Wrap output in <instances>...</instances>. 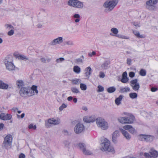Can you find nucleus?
Returning a JSON list of instances; mask_svg holds the SVG:
<instances>
[{"instance_id":"obj_57","label":"nucleus","mask_w":158,"mask_h":158,"mask_svg":"<svg viewBox=\"0 0 158 158\" xmlns=\"http://www.w3.org/2000/svg\"><path fill=\"white\" fill-rule=\"evenodd\" d=\"M40 60L42 63H45L46 62V59L44 57L41 58Z\"/></svg>"},{"instance_id":"obj_47","label":"nucleus","mask_w":158,"mask_h":158,"mask_svg":"<svg viewBox=\"0 0 158 158\" xmlns=\"http://www.w3.org/2000/svg\"><path fill=\"white\" fill-rule=\"evenodd\" d=\"M98 90L97 91L98 92H101L103 91L104 90V88L100 85H99L98 86Z\"/></svg>"},{"instance_id":"obj_13","label":"nucleus","mask_w":158,"mask_h":158,"mask_svg":"<svg viewBox=\"0 0 158 158\" xmlns=\"http://www.w3.org/2000/svg\"><path fill=\"white\" fill-rule=\"evenodd\" d=\"M63 41V38L60 37L53 40L50 42L49 44V45L50 46H54L57 44H60L62 43Z\"/></svg>"},{"instance_id":"obj_38","label":"nucleus","mask_w":158,"mask_h":158,"mask_svg":"<svg viewBox=\"0 0 158 158\" xmlns=\"http://www.w3.org/2000/svg\"><path fill=\"white\" fill-rule=\"evenodd\" d=\"M139 74L141 76H145L146 74V71L144 69H141L139 71Z\"/></svg>"},{"instance_id":"obj_37","label":"nucleus","mask_w":158,"mask_h":158,"mask_svg":"<svg viewBox=\"0 0 158 158\" xmlns=\"http://www.w3.org/2000/svg\"><path fill=\"white\" fill-rule=\"evenodd\" d=\"M129 97L132 99L136 98L137 97V94L135 93H131L129 94Z\"/></svg>"},{"instance_id":"obj_5","label":"nucleus","mask_w":158,"mask_h":158,"mask_svg":"<svg viewBox=\"0 0 158 158\" xmlns=\"http://www.w3.org/2000/svg\"><path fill=\"white\" fill-rule=\"evenodd\" d=\"M96 122L98 127L102 129L105 130L107 129L108 124L103 118L100 117L96 119Z\"/></svg>"},{"instance_id":"obj_51","label":"nucleus","mask_w":158,"mask_h":158,"mask_svg":"<svg viewBox=\"0 0 158 158\" xmlns=\"http://www.w3.org/2000/svg\"><path fill=\"white\" fill-rule=\"evenodd\" d=\"M75 62L77 64L82 63V60L80 58H78L75 60Z\"/></svg>"},{"instance_id":"obj_11","label":"nucleus","mask_w":158,"mask_h":158,"mask_svg":"<svg viewBox=\"0 0 158 158\" xmlns=\"http://www.w3.org/2000/svg\"><path fill=\"white\" fill-rule=\"evenodd\" d=\"M138 139L140 141L146 142L152 141L153 139V137L148 135H140L138 136Z\"/></svg>"},{"instance_id":"obj_10","label":"nucleus","mask_w":158,"mask_h":158,"mask_svg":"<svg viewBox=\"0 0 158 158\" xmlns=\"http://www.w3.org/2000/svg\"><path fill=\"white\" fill-rule=\"evenodd\" d=\"M85 127L81 123L77 124L74 128V131L75 133L79 134L83 132L85 130Z\"/></svg>"},{"instance_id":"obj_22","label":"nucleus","mask_w":158,"mask_h":158,"mask_svg":"<svg viewBox=\"0 0 158 158\" xmlns=\"http://www.w3.org/2000/svg\"><path fill=\"white\" fill-rule=\"evenodd\" d=\"M16 84L17 88H21L24 85V82L22 80H18L16 81Z\"/></svg>"},{"instance_id":"obj_19","label":"nucleus","mask_w":158,"mask_h":158,"mask_svg":"<svg viewBox=\"0 0 158 158\" xmlns=\"http://www.w3.org/2000/svg\"><path fill=\"white\" fill-rule=\"evenodd\" d=\"M110 64V62L109 61H106L102 64L101 68L102 69H106L109 68V65Z\"/></svg>"},{"instance_id":"obj_55","label":"nucleus","mask_w":158,"mask_h":158,"mask_svg":"<svg viewBox=\"0 0 158 158\" xmlns=\"http://www.w3.org/2000/svg\"><path fill=\"white\" fill-rule=\"evenodd\" d=\"M64 143L65 146H66L67 147H68L70 144L69 142V141L67 140L64 141Z\"/></svg>"},{"instance_id":"obj_43","label":"nucleus","mask_w":158,"mask_h":158,"mask_svg":"<svg viewBox=\"0 0 158 158\" xmlns=\"http://www.w3.org/2000/svg\"><path fill=\"white\" fill-rule=\"evenodd\" d=\"M80 87L81 89L83 90H85L87 89L86 85L85 84L83 83L80 84Z\"/></svg>"},{"instance_id":"obj_33","label":"nucleus","mask_w":158,"mask_h":158,"mask_svg":"<svg viewBox=\"0 0 158 158\" xmlns=\"http://www.w3.org/2000/svg\"><path fill=\"white\" fill-rule=\"evenodd\" d=\"M76 0H69L68 2V4L69 6L74 7L75 6V3Z\"/></svg>"},{"instance_id":"obj_44","label":"nucleus","mask_w":158,"mask_h":158,"mask_svg":"<svg viewBox=\"0 0 158 158\" xmlns=\"http://www.w3.org/2000/svg\"><path fill=\"white\" fill-rule=\"evenodd\" d=\"M19 58L20 60L26 61L28 60V58L24 55H20L19 57Z\"/></svg>"},{"instance_id":"obj_50","label":"nucleus","mask_w":158,"mask_h":158,"mask_svg":"<svg viewBox=\"0 0 158 158\" xmlns=\"http://www.w3.org/2000/svg\"><path fill=\"white\" fill-rule=\"evenodd\" d=\"M64 60V58L61 57L59 59H57L56 60V61L57 63H59L62 62Z\"/></svg>"},{"instance_id":"obj_46","label":"nucleus","mask_w":158,"mask_h":158,"mask_svg":"<svg viewBox=\"0 0 158 158\" xmlns=\"http://www.w3.org/2000/svg\"><path fill=\"white\" fill-rule=\"evenodd\" d=\"M118 121L122 124H125L124 117H120L118 118Z\"/></svg>"},{"instance_id":"obj_30","label":"nucleus","mask_w":158,"mask_h":158,"mask_svg":"<svg viewBox=\"0 0 158 158\" xmlns=\"http://www.w3.org/2000/svg\"><path fill=\"white\" fill-rule=\"evenodd\" d=\"M123 97V95H120L115 100V102L117 105H118L121 103V101L122 100Z\"/></svg>"},{"instance_id":"obj_24","label":"nucleus","mask_w":158,"mask_h":158,"mask_svg":"<svg viewBox=\"0 0 158 158\" xmlns=\"http://www.w3.org/2000/svg\"><path fill=\"white\" fill-rule=\"evenodd\" d=\"M12 144L10 143L3 142L2 144V147L3 148L7 149H10L11 148Z\"/></svg>"},{"instance_id":"obj_36","label":"nucleus","mask_w":158,"mask_h":158,"mask_svg":"<svg viewBox=\"0 0 158 158\" xmlns=\"http://www.w3.org/2000/svg\"><path fill=\"white\" fill-rule=\"evenodd\" d=\"M116 90L115 88L114 87H111L107 89V91L109 93H112L114 92Z\"/></svg>"},{"instance_id":"obj_34","label":"nucleus","mask_w":158,"mask_h":158,"mask_svg":"<svg viewBox=\"0 0 158 158\" xmlns=\"http://www.w3.org/2000/svg\"><path fill=\"white\" fill-rule=\"evenodd\" d=\"M73 17L76 19L75 22L76 23H78L80 21V15L79 14H75L73 15Z\"/></svg>"},{"instance_id":"obj_52","label":"nucleus","mask_w":158,"mask_h":158,"mask_svg":"<svg viewBox=\"0 0 158 158\" xmlns=\"http://www.w3.org/2000/svg\"><path fill=\"white\" fill-rule=\"evenodd\" d=\"M99 77L101 78H103L105 77V74L103 72H100L99 73Z\"/></svg>"},{"instance_id":"obj_6","label":"nucleus","mask_w":158,"mask_h":158,"mask_svg":"<svg viewBox=\"0 0 158 158\" xmlns=\"http://www.w3.org/2000/svg\"><path fill=\"white\" fill-rule=\"evenodd\" d=\"M110 35L113 36H115L119 38L123 39H129V37L121 34H118V29L116 28L113 27L110 29Z\"/></svg>"},{"instance_id":"obj_60","label":"nucleus","mask_w":158,"mask_h":158,"mask_svg":"<svg viewBox=\"0 0 158 158\" xmlns=\"http://www.w3.org/2000/svg\"><path fill=\"white\" fill-rule=\"evenodd\" d=\"M25 155L23 153H21L19 155V158H25Z\"/></svg>"},{"instance_id":"obj_23","label":"nucleus","mask_w":158,"mask_h":158,"mask_svg":"<svg viewBox=\"0 0 158 158\" xmlns=\"http://www.w3.org/2000/svg\"><path fill=\"white\" fill-rule=\"evenodd\" d=\"M75 5L74 7L78 8H82L83 7V3L77 0L76 1Z\"/></svg>"},{"instance_id":"obj_4","label":"nucleus","mask_w":158,"mask_h":158,"mask_svg":"<svg viewBox=\"0 0 158 158\" xmlns=\"http://www.w3.org/2000/svg\"><path fill=\"white\" fill-rule=\"evenodd\" d=\"M158 2V0H149L146 2V8L150 10H154L156 9V4Z\"/></svg>"},{"instance_id":"obj_14","label":"nucleus","mask_w":158,"mask_h":158,"mask_svg":"<svg viewBox=\"0 0 158 158\" xmlns=\"http://www.w3.org/2000/svg\"><path fill=\"white\" fill-rule=\"evenodd\" d=\"M123 128L125 130H128L132 134H134L136 133V130L131 125H125L123 127Z\"/></svg>"},{"instance_id":"obj_16","label":"nucleus","mask_w":158,"mask_h":158,"mask_svg":"<svg viewBox=\"0 0 158 158\" xmlns=\"http://www.w3.org/2000/svg\"><path fill=\"white\" fill-rule=\"evenodd\" d=\"M119 136V131H115L112 134V141L114 143L117 142V139Z\"/></svg>"},{"instance_id":"obj_41","label":"nucleus","mask_w":158,"mask_h":158,"mask_svg":"<svg viewBox=\"0 0 158 158\" xmlns=\"http://www.w3.org/2000/svg\"><path fill=\"white\" fill-rule=\"evenodd\" d=\"M53 125H56L59 124L60 123V120L58 119H54L53 118Z\"/></svg>"},{"instance_id":"obj_1","label":"nucleus","mask_w":158,"mask_h":158,"mask_svg":"<svg viewBox=\"0 0 158 158\" xmlns=\"http://www.w3.org/2000/svg\"><path fill=\"white\" fill-rule=\"evenodd\" d=\"M118 2L117 0H108L106 1L103 4L105 11L108 12L111 11L116 5Z\"/></svg>"},{"instance_id":"obj_9","label":"nucleus","mask_w":158,"mask_h":158,"mask_svg":"<svg viewBox=\"0 0 158 158\" xmlns=\"http://www.w3.org/2000/svg\"><path fill=\"white\" fill-rule=\"evenodd\" d=\"M145 158H156L158 156V152L151 149L148 153L145 152L143 154Z\"/></svg>"},{"instance_id":"obj_62","label":"nucleus","mask_w":158,"mask_h":158,"mask_svg":"<svg viewBox=\"0 0 158 158\" xmlns=\"http://www.w3.org/2000/svg\"><path fill=\"white\" fill-rule=\"evenodd\" d=\"M157 89H158L157 88H155V87H153L151 88V91L153 92H154L156 91V90H157Z\"/></svg>"},{"instance_id":"obj_45","label":"nucleus","mask_w":158,"mask_h":158,"mask_svg":"<svg viewBox=\"0 0 158 158\" xmlns=\"http://www.w3.org/2000/svg\"><path fill=\"white\" fill-rule=\"evenodd\" d=\"M67 104L64 103H63L62 105L59 107V110L60 111H61L64 108H66L67 107Z\"/></svg>"},{"instance_id":"obj_21","label":"nucleus","mask_w":158,"mask_h":158,"mask_svg":"<svg viewBox=\"0 0 158 158\" xmlns=\"http://www.w3.org/2000/svg\"><path fill=\"white\" fill-rule=\"evenodd\" d=\"M12 136L10 135H8L5 137L3 142L12 144Z\"/></svg>"},{"instance_id":"obj_12","label":"nucleus","mask_w":158,"mask_h":158,"mask_svg":"<svg viewBox=\"0 0 158 158\" xmlns=\"http://www.w3.org/2000/svg\"><path fill=\"white\" fill-rule=\"evenodd\" d=\"M130 85L132 89L135 91H138L140 88L139 84L138 82V80L135 79L131 80L130 82Z\"/></svg>"},{"instance_id":"obj_56","label":"nucleus","mask_w":158,"mask_h":158,"mask_svg":"<svg viewBox=\"0 0 158 158\" xmlns=\"http://www.w3.org/2000/svg\"><path fill=\"white\" fill-rule=\"evenodd\" d=\"M96 54V52L95 51H93L92 52L89 53L88 54V55L89 56L91 57L95 55Z\"/></svg>"},{"instance_id":"obj_15","label":"nucleus","mask_w":158,"mask_h":158,"mask_svg":"<svg viewBox=\"0 0 158 158\" xmlns=\"http://www.w3.org/2000/svg\"><path fill=\"white\" fill-rule=\"evenodd\" d=\"M12 117V115L9 114L5 115L4 113H2L0 114V119L4 120H10L11 119Z\"/></svg>"},{"instance_id":"obj_54","label":"nucleus","mask_w":158,"mask_h":158,"mask_svg":"<svg viewBox=\"0 0 158 158\" xmlns=\"http://www.w3.org/2000/svg\"><path fill=\"white\" fill-rule=\"evenodd\" d=\"M37 86H35V85H32V86L31 87V89L32 90V92H33V93L34 95V91H35V89H37Z\"/></svg>"},{"instance_id":"obj_25","label":"nucleus","mask_w":158,"mask_h":158,"mask_svg":"<svg viewBox=\"0 0 158 158\" xmlns=\"http://www.w3.org/2000/svg\"><path fill=\"white\" fill-rule=\"evenodd\" d=\"M127 117L128 123L131 124L132 123L135 119V117L133 115L129 114L128 115Z\"/></svg>"},{"instance_id":"obj_64","label":"nucleus","mask_w":158,"mask_h":158,"mask_svg":"<svg viewBox=\"0 0 158 158\" xmlns=\"http://www.w3.org/2000/svg\"><path fill=\"white\" fill-rule=\"evenodd\" d=\"M11 110H12V111H13L14 112H15L16 111H18V109L17 108L14 107V108H13Z\"/></svg>"},{"instance_id":"obj_26","label":"nucleus","mask_w":158,"mask_h":158,"mask_svg":"<svg viewBox=\"0 0 158 158\" xmlns=\"http://www.w3.org/2000/svg\"><path fill=\"white\" fill-rule=\"evenodd\" d=\"M8 87V85L4 83L2 81L0 80V89H7Z\"/></svg>"},{"instance_id":"obj_8","label":"nucleus","mask_w":158,"mask_h":158,"mask_svg":"<svg viewBox=\"0 0 158 158\" xmlns=\"http://www.w3.org/2000/svg\"><path fill=\"white\" fill-rule=\"evenodd\" d=\"M78 147L82 151L83 153L87 155L92 154V152L86 148L85 144L83 143H80L77 144Z\"/></svg>"},{"instance_id":"obj_3","label":"nucleus","mask_w":158,"mask_h":158,"mask_svg":"<svg viewBox=\"0 0 158 158\" xmlns=\"http://www.w3.org/2000/svg\"><path fill=\"white\" fill-rule=\"evenodd\" d=\"M12 59L9 57H6L4 60V64L5 65L6 69L9 71L15 70L16 69L15 66L12 62Z\"/></svg>"},{"instance_id":"obj_35","label":"nucleus","mask_w":158,"mask_h":158,"mask_svg":"<svg viewBox=\"0 0 158 158\" xmlns=\"http://www.w3.org/2000/svg\"><path fill=\"white\" fill-rule=\"evenodd\" d=\"M73 69L74 71L77 73H79L80 72V68L78 66H74L73 67Z\"/></svg>"},{"instance_id":"obj_42","label":"nucleus","mask_w":158,"mask_h":158,"mask_svg":"<svg viewBox=\"0 0 158 158\" xmlns=\"http://www.w3.org/2000/svg\"><path fill=\"white\" fill-rule=\"evenodd\" d=\"M5 27L6 28V29L8 30H10L11 29H13L14 28L10 24H6L5 25Z\"/></svg>"},{"instance_id":"obj_61","label":"nucleus","mask_w":158,"mask_h":158,"mask_svg":"<svg viewBox=\"0 0 158 158\" xmlns=\"http://www.w3.org/2000/svg\"><path fill=\"white\" fill-rule=\"evenodd\" d=\"M63 133L65 135H69V133L68 131L67 130H64L63 131Z\"/></svg>"},{"instance_id":"obj_32","label":"nucleus","mask_w":158,"mask_h":158,"mask_svg":"<svg viewBox=\"0 0 158 158\" xmlns=\"http://www.w3.org/2000/svg\"><path fill=\"white\" fill-rule=\"evenodd\" d=\"M133 33L137 37L139 38H142L143 37V35H140L139 32L136 30H134L133 31Z\"/></svg>"},{"instance_id":"obj_40","label":"nucleus","mask_w":158,"mask_h":158,"mask_svg":"<svg viewBox=\"0 0 158 158\" xmlns=\"http://www.w3.org/2000/svg\"><path fill=\"white\" fill-rule=\"evenodd\" d=\"M71 90L72 92L74 93H78L79 92L78 89L73 87H71Z\"/></svg>"},{"instance_id":"obj_63","label":"nucleus","mask_w":158,"mask_h":158,"mask_svg":"<svg viewBox=\"0 0 158 158\" xmlns=\"http://www.w3.org/2000/svg\"><path fill=\"white\" fill-rule=\"evenodd\" d=\"M37 26L38 28H41L42 27V25L41 23H39L37 25Z\"/></svg>"},{"instance_id":"obj_59","label":"nucleus","mask_w":158,"mask_h":158,"mask_svg":"<svg viewBox=\"0 0 158 158\" xmlns=\"http://www.w3.org/2000/svg\"><path fill=\"white\" fill-rule=\"evenodd\" d=\"M131 59H130V58H127V63L129 65H131Z\"/></svg>"},{"instance_id":"obj_17","label":"nucleus","mask_w":158,"mask_h":158,"mask_svg":"<svg viewBox=\"0 0 158 158\" xmlns=\"http://www.w3.org/2000/svg\"><path fill=\"white\" fill-rule=\"evenodd\" d=\"M120 131L124 137L127 140H129L131 138V136L126 131L123 129H120Z\"/></svg>"},{"instance_id":"obj_58","label":"nucleus","mask_w":158,"mask_h":158,"mask_svg":"<svg viewBox=\"0 0 158 158\" xmlns=\"http://www.w3.org/2000/svg\"><path fill=\"white\" fill-rule=\"evenodd\" d=\"M135 76V73L133 72H130L129 73V76L131 77H133Z\"/></svg>"},{"instance_id":"obj_29","label":"nucleus","mask_w":158,"mask_h":158,"mask_svg":"<svg viewBox=\"0 0 158 158\" xmlns=\"http://www.w3.org/2000/svg\"><path fill=\"white\" fill-rule=\"evenodd\" d=\"M39 20L41 22H46L48 20V15L45 14L44 15V16H42V18H39Z\"/></svg>"},{"instance_id":"obj_27","label":"nucleus","mask_w":158,"mask_h":158,"mask_svg":"<svg viewBox=\"0 0 158 158\" xmlns=\"http://www.w3.org/2000/svg\"><path fill=\"white\" fill-rule=\"evenodd\" d=\"M51 125H53V118L49 119L47 121L45 122V126L46 127H50Z\"/></svg>"},{"instance_id":"obj_39","label":"nucleus","mask_w":158,"mask_h":158,"mask_svg":"<svg viewBox=\"0 0 158 158\" xmlns=\"http://www.w3.org/2000/svg\"><path fill=\"white\" fill-rule=\"evenodd\" d=\"M72 82L74 85L78 84L79 83L81 82V80L76 79L72 80Z\"/></svg>"},{"instance_id":"obj_18","label":"nucleus","mask_w":158,"mask_h":158,"mask_svg":"<svg viewBox=\"0 0 158 158\" xmlns=\"http://www.w3.org/2000/svg\"><path fill=\"white\" fill-rule=\"evenodd\" d=\"M129 80L128 78L127 77V73L126 72H124L123 74L122 78L121 81L123 83H126Z\"/></svg>"},{"instance_id":"obj_48","label":"nucleus","mask_w":158,"mask_h":158,"mask_svg":"<svg viewBox=\"0 0 158 158\" xmlns=\"http://www.w3.org/2000/svg\"><path fill=\"white\" fill-rule=\"evenodd\" d=\"M28 128L29 129H33L34 130H35L36 128V125H33V124H31L29 125L28 126Z\"/></svg>"},{"instance_id":"obj_53","label":"nucleus","mask_w":158,"mask_h":158,"mask_svg":"<svg viewBox=\"0 0 158 158\" xmlns=\"http://www.w3.org/2000/svg\"><path fill=\"white\" fill-rule=\"evenodd\" d=\"M66 44L68 45L72 46L74 45V43L72 41H69L66 42Z\"/></svg>"},{"instance_id":"obj_2","label":"nucleus","mask_w":158,"mask_h":158,"mask_svg":"<svg viewBox=\"0 0 158 158\" xmlns=\"http://www.w3.org/2000/svg\"><path fill=\"white\" fill-rule=\"evenodd\" d=\"M19 94L23 98H27L34 95L31 88L29 86L21 87L19 90Z\"/></svg>"},{"instance_id":"obj_49","label":"nucleus","mask_w":158,"mask_h":158,"mask_svg":"<svg viewBox=\"0 0 158 158\" xmlns=\"http://www.w3.org/2000/svg\"><path fill=\"white\" fill-rule=\"evenodd\" d=\"M14 30L13 29H11L8 32L7 34L9 36H11L13 35L14 34Z\"/></svg>"},{"instance_id":"obj_28","label":"nucleus","mask_w":158,"mask_h":158,"mask_svg":"<svg viewBox=\"0 0 158 158\" xmlns=\"http://www.w3.org/2000/svg\"><path fill=\"white\" fill-rule=\"evenodd\" d=\"M83 120L87 123H90L94 122L95 120L94 118L89 117H84L83 118Z\"/></svg>"},{"instance_id":"obj_7","label":"nucleus","mask_w":158,"mask_h":158,"mask_svg":"<svg viewBox=\"0 0 158 158\" xmlns=\"http://www.w3.org/2000/svg\"><path fill=\"white\" fill-rule=\"evenodd\" d=\"M101 145V149L102 151H107L111 152L114 151L113 148L110 146V142L108 141L102 143Z\"/></svg>"},{"instance_id":"obj_31","label":"nucleus","mask_w":158,"mask_h":158,"mask_svg":"<svg viewBox=\"0 0 158 158\" xmlns=\"http://www.w3.org/2000/svg\"><path fill=\"white\" fill-rule=\"evenodd\" d=\"M130 90V88L129 87H125L124 88H121L120 89V90L119 92L122 93H124L125 92H129Z\"/></svg>"},{"instance_id":"obj_20","label":"nucleus","mask_w":158,"mask_h":158,"mask_svg":"<svg viewBox=\"0 0 158 158\" xmlns=\"http://www.w3.org/2000/svg\"><path fill=\"white\" fill-rule=\"evenodd\" d=\"M85 71L86 76L88 78L91 74L92 72V69L89 66L85 69Z\"/></svg>"}]
</instances>
